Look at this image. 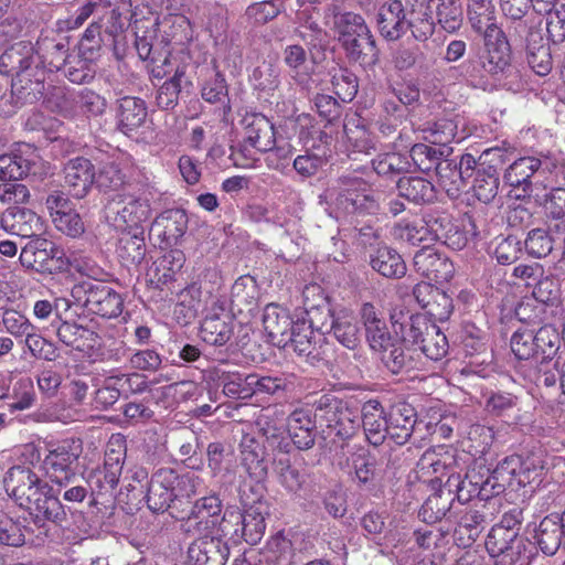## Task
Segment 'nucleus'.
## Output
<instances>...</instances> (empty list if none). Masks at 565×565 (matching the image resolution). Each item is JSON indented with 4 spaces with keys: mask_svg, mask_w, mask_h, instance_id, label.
I'll list each match as a JSON object with an SVG mask.
<instances>
[{
    "mask_svg": "<svg viewBox=\"0 0 565 565\" xmlns=\"http://www.w3.org/2000/svg\"><path fill=\"white\" fill-rule=\"evenodd\" d=\"M7 492L14 499L18 505L29 512L34 524L43 526L52 522L58 526L67 520L68 505H64L60 497L66 503H82L88 495V488L83 484L57 486L54 490L47 481L26 466L11 467L4 477Z\"/></svg>",
    "mask_w": 565,
    "mask_h": 565,
    "instance_id": "1",
    "label": "nucleus"
},
{
    "mask_svg": "<svg viewBox=\"0 0 565 565\" xmlns=\"http://www.w3.org/2000/svg\"><path fill=\"white\" fill-rule=\"evenodd\" d=\"M523 521V511L513 509L503 514L487 535L484 546L493 559V565H515L526 548V540L519 530Z\"/></svg>",
    "mask_w": 565,
    "mask_h": 565,
    "instance_id": "2",
    "label": "nucleus"
},
{
    "mask_svg": "<svg viewBox=\"0 0 565 565\" xmlns=\"http://www.w3.org/2000/svg\"><path fill=\"white\" fill-rule=\"evenodd\" d=\"M322 433L334 439L347 441L360 429V413L349 402L333 395H322L315 402Z\"/></svg>",
    "mask_w": 565,
    "mask_h": 565,
    "instance_id": "3",
    "label": "nucleus"
},
{
    "mask_svg": "<svg viewBox=\"0 0 565 565\" xmlns=\"http://www.w3.org/2000/svg\"><path fill=\"white\" fill-rule=\"evenodd\" d=\"M192 493L194 490L190 476L179 475L172 468H159L151 475L146 502L151 512L163 513L174 500Z\"/></svg>",
    "mask_w": 565,
    "mask_h": 565,
    "instance_id": "4",
    "label": "nucleus"
},
{
    "mask_svg": "<svg viewBox=\"0 0 565 565\" xmlns=\"http://www.w3.org/2000/svg\"><path fill=\"white\" fill-rule=\"evenodd\" d=\"M19 260L25 269L51 275L65 273L71 265L64 249L42 237V234L30 238L21 247Z\"/></svg>",
    "mask_w": 565,
    "mask_h": 565,
    "instance_id": "5",
    "label": "nucleus"
},
{
    "mask_svg": "<svg viewBox=\"0 0 565 565\" xmlns=\"http://www.w3.org/2000/svg\"><path fill=\"white\" fill-rule=\"evenodd\" d=\"M83 452L81 439L68 438L53 446L43 460L46 476L55 486H71L77 478L78 459Z\"/></svg>",
    "mask_w": 565,
    "mask_h": 565,
    "instance_id": "6",
    "label": "nucleus"
},
{
    "mask_svg": "<svg viewBox=\"0 0 565 565\" xmlns=\"http://www.w3.org/2000/svg\"><path fill=\"white\" fill-rule=\"evenodd\" d=\"M367 182L354 174H343L335 179L319 195V204L335 218L350 215L360 194L366 190Z\"/></svg>",
    "mask_w": 565,
    "mask_h": 565,
    "instance_id": "7",
    "label": "nucleus"
},
{
    "mask_svg": "<svg viewBox=\"0 0 565 565\" xmlns=\"http://www.w3.org/2000/svg\"><path fill=\"white\" fill-rule=\"evenodd\" d=\"M72 296L90 313L116 318L122 312L121 296L102 281H84L72 289Z\"/></svg>",
    "mask_w": 565,
    "mask_h": 565,
    "instance_id": "8",
    "label": "nucleus"
},
{
    "mask_svg": "<svg viewBox=\"0 0 565 565\" xmlns=\"http://www.w3.org/2000/svg\"><path fill=\"white\" fill-rule=\"evenodd\" d=\"M107 218L113 220L116 226L134 230H143L141 224L150 217V205L147 200L130 193H118L107 203Z\"/></svg>",
    "mask_w": 565,
    "mask_h": 565,
    "instance_id": "9",
    "label": "nucleus"
},
{
    "mask_svg": "<svg viewBox=\"0 0 565 565\" xmlns=\"http://www.w3.org/2000/svg\"><path fill=\"white\" fill-rule=\"evenodd\" d=\"M429 430V423L418 419L415 408L408 403H398L388 413L387 431L395 444L405 445L412 436L419 440L425 438V431Z\"/></svg>",
    "mask_w": 565,
    "mask_h": 565,
    "instance_id": "10",
    "label": "nucleus"
},
{
    "mask_svg": "<svg viewBox=\"0 0 565 565\" xmlns=\"http://www.w3.org/2000/svg\"><path fill=\"white\" fill-rule=\"evenodd\" d=\"M540 171H552L548 158L525 156L514 160L505 169L503 180L505 184L519 192L515 194L516 199H526L533 193L532 178Z\"/></svg>",
    "mask_w": 565,
    "mask_h": 565,
    "instance_id": "11",
    "label": "nucleus"
},
{
    "mask_svg": "<svg viewBox=\"0 0 565 565\" xmlns=\"http://www.w3.org/2000/svg\"><path fill=\"white\" fill-rule=\"evenodd\" d=\"M244 140L238 145V151L249 158V148L267 152L276 143L275 128L270 120L259 113L246 114L242 119Z\"/></svg>",
    "mask_w": 565,
    "mask_h": 565,
    "instance_id": "12",
    "label": "nucleus"
},
{
    "mask_svg": "<svg viewBox=\"0 0 565 565\" xmlns=\"http://www.w3.org/2000/svg\"><path fill=\"white\" fill-rule=\"evenodd\" d=\"M501 470L510 477V487H525L541 480L544 469L540 452L513 454L499 462Z\"/></svg>",
    "mask_w": 565,
    "mask_h": 565,
    "instance_id": "13",
    "label": "nucleus"
},
{
    "mask_svg": "<svg viewBox=\"0 0 565 565\" xmlns=\"http://www.w3.org/2000/svg\"><path fill=\"white\" fill-rule=\"evenodd\" d=\"M99 21L90 23L84 32L79 42V52L82 55L96 58L103 46H114L116 36L122 30L121 13L117 9L109 11L108 23L105 30L102 31L103 25Z\"/></svg>",
    "mask_w": 565,
    "mask_h": 565,
    "instance_id": "14",
    "label": "nucleus"
},
{
    "mask_svg": "<svg viewBox=\"0 0 565 565\" xmlns=\"http://www.w3.org/2000/svg\"><path fill=\"white\" fill-rule=\"evenodd\" d=\"M43 65L42 57L30 41L17 42L0 55V73L17 77Z\"/></svg>",
    "mask_w": 565,
    "mask_h": 565,
    "instance_id": "15",
    "label": "nucleus"
},
{
    "mask_svg": "<svg viewBox=\"0 0 565 565\" xmlns=\"http://www.w3.org/2000/svg\"><path fill=\"white\" fill-rule=\"evenodd\" d=\"M317 422L315 404L312 408H296L288 415L287 433L295 448L303 451L315 446L318 434Z\"/></svg>",
    "mask_w": 565,
    "mask_h": 565,
    "instance_id": "16",
    "label": "nucleus"
},
{
    "mask_svg": "<svg viewBox=\"0 0 565 565\" xmlns=\"http://www.w3.org/2000/svg\"><path fill=\"white\" fill-rule=\"evenodd\" d=\"M487 47L486 60L482 61V68L491 75L505 74L511 68V45L505 32L502 29H492L483 36Z\"/></svg>",
    "mask_w": 565,
    "mask_h": 565,
    "instance_id": "17",
    "label": "nucleus"
},
{
    "mask_svg": "<svg viewBox=\"0 0 565 565\" xmlns=\"http://www.w3.org/2000/svg\"><path fill=\"white\" fill-rule=\"evenodd\" d=\"M405 344L399 339L380 354L383 366L393 375H405L425 367L426 361L417 349Z\"/></svg>",
    "mask_w": 565,
    "mask_h": 565,
    "instance_id": "18",
    "label": "nucleus"
},
{
    "mask_svg": "<svg viewBox=\"0 0 565 565\" xmlns=\"http://www.w3.org/2000/svg\"><path fill=\"white\" fill-rule=\"evenodd\" d=\"M64 186L75 199L85 198L95 181V167L84 157L70 159L63 168Z\"/></svg>",
    "mask_w": 565,
    "mask_h": 565,
    "instance_id": "19",
    "label": "nucleus"
},
{
    "mask_svg": "<svg viewBox=\"0 0 565 565\" xmlns=\"http://www.w3.org/2000/svg\"><path fill=\"white\" fill-rule=\"evenodd\" d=\"M394 332L401 335L404 343L418 347L425 337L429 335L430 328L436 324L423 313H409L399 310L391 315Z\"/></svg>",
    "mask_w": 565,
    "mask_h": 565,
    "instance_id": "20",
    "label": "nucleus"
},
{
    "mask_svg": "<svg viewBox=\"0 0 565 565\" xmlns=\"http://www.w3.org/2000/svg\"><path fill=\"white\" fill-rule=\"evenodd\" d=\"M305 309L309 318L310 330H317L321 334L328 332L331 319L337 313L331 310L330 302L318 285L306 286L303 289Z\"/></svg>",
    "mask_w": 565,
    "mask_h": 565,
    "instance_id": "21",
    "label": "nucleus"
},
{
    "mask_svg": "<svg viewBox=\"0 0 565 565\" xmlns=\"http://www.w3.org/2000/svg\"><path fill=\"white\" fill-rule=\"evenodd\" d=\"M263 324L270 342L280 349H287V343L291 339L289 332L296 327V320L290 311L276 303H269L264 309Z\"/></svg>",
    "mask_w": 565,
    "mask_h": 565,
    "instance_id": "22",
    "label": "nucleus"
},
{
    "mask_svg": "<svg viewBox=\"0 0 565 565\" xmlns=\"http://www.w3.org/2000/svg\"><path fill=\"white\" fill-rule=\"evenodd\" d=\"M414 268L436 282L448 281L454 275L452 263L433 247H423L414 255Z\"/></svg>",
    "mask_w": 565,
    "mask_h": 565,
    "instance_id": "23",
    "label": "nucleus"
},
{
    "mask_svg": "<svg viewBox=\"0 0 565 565\" xmlns=\"http://www.w3.org/2000/svg\"><path fill=\"white\" fill-rule=\"evenodd\" d=\"M188 215L182 209H169L160 213L151 225V231L161 239L166 247L180 243L188 230Z\"/></svg>",
    "mask_w": 565,
    "mask_h": 565,
    "instance_id": "24",
    "label": "nucleus"
},
{
    "mask_svg": "<svg viewBox=\"0 0 565 565\" xmlns=\"http://www.w3.org/2000/svg\"><path fill=\"white\" fill-rule=\"evenodd\" d=\"M228 555L227 542L216 536L202 535L188 548V557L193 565H225Z\"/></svg>",
    "mask_w": 565,
    "mask_h": 565,
    "instance_id": "25",
    "label": "nucleus"
},
{
    "mask_svg": "<svg viewBox=\"0 0 565 565\" xmlns=\"http://www.w3.org/2000/svg\"><path fill=\"white\" fill-rule=\"evenodd\" d=\"M4 228L22 238L39 236L44 231V223L34 211L26 207L11 206L1 218Z\"/></svg>",
    "mask_w": 565,
    "mask_h": 565,
    "instance_id": "26",
    "label": "nucleus"
},
{
    "mask_svg": "<svg viewBox=\"0 0 565 565\" xmlns=\"http://www.w3.org/2000/svg\"><path fill=\"white\" fill-rule=\"evenodd\" d=\"M148 116L147 105L142 98L125 96L116 102V126L126 136L136 132Z\"/></svg>",
    "mask_w": 565,
    "mask_h": 565,
    "instance_id": "27",
    "label": "nucleus"
},
{
    "mask_svg": "<svg viewBox=\"0 0 565 565\" xmlns=\"http://www.w3.org/2000/svg\"><path fill=\"white\" fill-rule=\"evenodd\" d=\"M45 70L41 65L32 72L12 78L11 93L17 103L33 104L46 95Z\"/></svg>",
    "mask_w": 565,
    "mask_h": 565,
    "instance_id": "28",
    "label": "nucleus"
},
{
    "mask_svg": "<svg viewBox=\"0 0 565 565\" xmlns=\"http://www.w3.org/2000/svg\"><path fill=\"white\" fill-rule=\"evenodd\" d=\"M360 424L362 423L364 434L370 444L382 445L386 438L388 414L377 399L366 401L361 408Z\"/></svg>",
    "mask_w": 565,
    "mask_h": 565,
    "instance_id": "29",
    "label": "nucleus"
},
{
    "mask_svg": "<svg viewBox=\"0 0 565 565\" xmlns=\"http://www.w3.org/2000/svg\"><path fill=\"white\" fill-rule=\"evenodd\" d=\"M56 337L66 347L83 353H89L100 345L97 332L75 321L61 322Z\"/></svg>",
    "mask_w": 565,
    "mask_h": 565,
    "instance_id": "30",
    "label": "nucleus"
},
{
    "mask_svg": "<svg viewBox=\"0 0 565 565\" xmlns=\"http://www.w3.org/2000/svg\"><path fill=\"white\" fill-rule=\"evenodd\" d=\"M454 502V492L447 487V481H445L437 492L426 499L418 515L426 523H436L444 518L450 520L457 516L458 507Z\"/></svg>",
    "mask_w": 565,
    "mask_h": 565,
    "instance_id": "31",
    "label": "nucleus"
},
{
    "mask_svg": "<svg viewBox=\"0 0 565 565\" xmlns=\"http://www.w3.org/2000/svg\"><path fill=\"white\" fill-rule=\"evenodd\" d=\"M258 295L256 279L249 275L241 276L232 286L231 309L238 315L254 317L259 308Z\"/></svg>",
    "mask_w": 565,
    "mask_h": 565,
    "instance_id": "32",
    "label": "nucleus"
},
{
    "mask_svg": "<svg viewBox=\"0 0 565 565\" xmlns=\"http://www.w3.org/2000/svg\"><path fill=\"white\" fill-rule=\"evenodd\" d=\"M234 330L233 313L231 311L209 312L201 323L200 335L204 342L215 347L226 344Z\"/></svg>",
    "mask_w": 565,
    "mask_h": 565,
    "instance_id": "33",
    "label": "nucleus"
},
{
    "mask_svg": "<svg viewBox=\"0 0 565 565\" xmlns=\"http://www.w3.org/2000/svg\"><path fill=\"white\" fill-rule=\"evenodd\" d=\"M239 448L242 465L248 472L249 477L256 482L266 480L268 476V466L265 460L264 446L255 436L245 434L242 437Z\"/></svg>",
    "mask_w": 565,
    "mask_h": 565,
    "instance_id": "34",
    "label": "nucleus"
},
{
    "mask_svg": "<svg viewBox=\"0 0 565 565\" xmlns=\"http://www.w3.org/2000/svg\"><path fill=\"white\" fill-rule=\"evenodd\" d=\"M222 500L217 494L202 497L194 502L188 523L193 521L198 534L207 535V531L214 529L222 515Z\"/></svg>",
    "mask_w": 565,
    "mask_h": 565,
    "instance_id": "35",
    "label": "nucleus"
},
{
    "mask_svg": "<svg viewBox=\"0 0 565 565\" xmlns=\"http://www.w3.org/2000/svg\"><path fill=\"white\" fill-rule=\"evenodd\" d=\"M192 82L186 76L185 66H178L173 75L168 78L158 89L156 100L162 109H173L183 95H190Z\"/></svg>",
    "mask_w": 565,
    "mask_h": 565,
    "instance_id": "36",
    "label": "nucleus"
},
{
    "mask_svg": "<svg viewBox=\"0 0 565 565\" xmlns=\"http://www.w3.org/2000/svg\"><path fill=\"white\" fill-rule=\"evenodd\" d=\"M456 521L457 526L454 530V541L457 546L467 548L471 546L483 530L484 515L476 509H458Z\"/></svg>",
    "mask_w": 565,
    "mask_h": 565,
    "instance_id": "37",
    "label": "nucleus"
},
{
    "mask_svg": "<svg viewBox=\"0 0 565 565\" xmlns=\"http://www.w3.org/2000/svg\"><path fill=\"white\" fill-rule=\"evenodd\" d=\"M328 334H331L341 345L355 351L362 343V330L359 321L351 313L341 311L331 319Z\"/></svg>",
    "mask_w": 565,
    "mask_h": 565,
    "instance_id": "38",
    "label": "nucleus"
},
{
    "mask_svg": "<svg viewBox=\"0 0 565 565\" xmlns=\"http://www.w3.org/2000/svg\"><path fill=\"white\" fill-rule=\"evenodd\" d=\"M396 189L399 198L416 205L430 204L437 199L435 185L422 177H399Z\"/></svg>",
    "mask_w": 565,
    "mask_h": 565,
    "instance_id": "39",
    "label": "nucleus"
},
{
    "mask_svg": "<svg viewBox=\"0 0 565 565\" xmlns=\"http://www.w3.org/2000/svg\"><path fill=\"white\" fill-rule=\"evenodd\" d=\"M407 30L420 42L427 41L435 33L438 24L433 15L428 2L420 3L416 0H408Z\"/></svg>",
    "mask_w": 565,
    "mask_h": 565,
    "instance_id": "40",
    "label": "nucleus"
},
{
    "mask_svg": "<svg viewBox=\"0 0 565 565\" xmlns=\"http://www.w3.org/2000/svg\"><path fill=\"white\" fill-rule=\"evenodd\" d=\"M563 539L557 513L543 518L533 536L534 544L546 556H554L558 552Z\"/></svg>",
    "mask_w": 565,
    "mask_h": 565,
    "instance_id": "41",
    "label": "nucleus"
},
{
    "mask_svg": "<svg viewBox=\"0 0 565 565\" xmlns=\"http://www.w3.org/2000/svg\"><path fill=\"white\" fill-rule=\"evenodd\" d=\"M370 265L380 275L391 279H399L406 274V264L402 256L392 247H379L370 255Z\"/></svg>",
    "mask_w": 565,
    "mask_h": 565,
    "instance_id": "42",
    "label": "nucleus"
},
{
    "mask_svg": "<svg viewBox=\"0 0 565 565\" xmlns=\"http://www.w3.org/2000/svg\"><path fill=\"white\" fill-rule=\"evenodd\" d=\"M340 43L350 61L374 65L380 60V51L371 31L367 34L353 36Z\"/></svg>",
    "mask_w": 565,
    "mask_h": 565,
    "instance_id": "43",
    "label": "nucleus"
},
{
    "mask_svg": "<svg viewBox=\"0 0 565 565\" xmlns=\"http://www.w3.org/2000/svg\"><path fill=\"white\" fill-rule=\"evenodd\" d=\"M436 22L448 33L458 31L463 22L461 0H428Z\"/></svg>",
    "mask_w": 565,
    "mask_h": 565,
    "instance_id": "44",
    "label": "nucleus"
},
{
    "mask_svg": "<svg viewBox=\"0 0 565 565\" xmlns=\"http://www.w3.org/2000/svg\"><path fill=\"white\" fill-rule=\"evenodd\" d=\"M114 450L107 454L103 469L93 471L89 476V489L92 493L96 490L98 493L111 492L119 482L122 470L120 457H113Z\"/></svg>",
    "mask_w": 565,
    "mask_h": 565,
    "instance_id": "45",
    "label": "nucleus"
},
{
    "mask_svg": "<svg viewBox=\"0 0 565 565\" xmlns=\"http://www.w3.org/2000/svg\"><path fill=\"white\" fill-rule=\"evenodd\" d=\"M533 285L532 296L535 301V305H533L535 311L533 320L543 322L546 319L547 308L553 307L557 302L559 289L554 278L544 275L539 280H535Z\"/></svg>",
    "mask_w": 565,
    "mask_h": 565,
    "instance_id": "46",
    "label": "nucleus"
},
{
    "mask_svg": "<svg viewBox=\"0 0 565 565\" xmlns=\"http://www.w3.org/2000/svg\"><path fill=\"white\" fill-rule=\"evenodd\" d=\"M525 50L530 67L540 76L550 74L553 60L550 45L542 32H535L530 36V44L525 46Z\"/></svg>",
    "mask_w": 565,
    "mask_h": 565,
    "instance_id": "47",
    "label": "nucleus"
},
{
    "mask_svg": "<svg viewBox=\"0 0 565 565\" xmlns=\"http://www.w3.org/2000/svg\"><path fill=\"white\" fill-rule=\"evenodd\" d=\"M535 350L537 351V363L543 366L550 365L557 356L562 338L558 329L550 323L542 326L534 332Z\"/></svg>",
    "mask_w": 565,
    "mask_h": 565,
    "instance_id": "48",
    "label": "nucleus"
},
{
    "mask_svg": "<svg viewBox=\"0 0 565 565\" xmlns=\"http://www.w3.org/2000/svg\"><path fill=\"white\" fill-rule=\"evenodd\" d=\"M468 21L472 30L486 36L492 29H500L495 23V10L492 0H468Z\"/></svg>",
    "mask_w": 565,
    "mask_h": 565,
    "instance_id": "49",
    "label": "nucleus"
},
{
    "mask_svg": "<svg viewBox=\"0 0 565 565\" xmlns=\"http://www.w3.org/2000/svg\"><path fill=\"white\" fill-rule=\"evenodd\" d=\"M159 22L161 43L183 45L192 38L190 21L182 14H168Z\"/></svg>",
    "mask_w": 565,
    "mask_h": 565,
    "instance_id": "50",
    "label": "nucleus"
},
{
    "mask_svg": "<svg viewBox=\"0 0 565 565\" xmlns=\"http://www.w3.org/2000/svg\"><path fill=\"white\" fill-rule=\"evenodd\" d=\"M143 230H135L134 233L124 234L117 245V254L126 265H138L146 256Z\"/></svg>",
    "mask_w": 565,
    "mask_h": 565,
    "instance_id": "51",
    "label": "nucleus"
},
{
    "mask_svg": "<svg viewBox=\"0 0 565 565\" xmlns=\"http://www.w3.org/2000/svg\"><path fill=\"white\" fill-rule=\"evenodd\" d=\"M273 470L280 486L289 493H298L306 482L305 476L291 463L288 456H273Z\"/></svg>",
    "mask_w": 565,
    "mask_h": 565,
    "instance_id": "52",
    "label": "nucleus"
},
{
    "mask_svg": "<svg viewBox=\"0 0 565 565\" xmlns=\"http://www.w3.org/2000/svg\"><path fill=\"white\" fill-rule=\"evenodd\" d=\"M241 531V511L225 510L216 521L214 529L207 531V535L216 536L220 540L224 537L237 545L243 542Z\"/></svg>",
    "mask_w": 565,
    "mask_h": 565,
    "instance_id": "53",
    "label": "nucleus"
},
{
    "mask_svg": "<svg viewBox=\"0 0 565 565\" xmlns=\"http://www.w3.org/2000/svg\"><path fill=\"white\" fill-rule=\"evenodd\" d=\"M279 67L270 61H263L253 70L250 82L259 94L271 95L280 84Z\"/></svg>",
    "mask_w": 565,
    "mask_h": 565,
    "instance_id": "54",
    "label": "nucleus"
},
{
    "mask_svg": "<svg viewBox=\"0 0 565 565\" xmlns=\"http://www.w3.org/2000/svg\"><path fill=\"white\" fill-rule=\"evenodd\" d=\"M450 148H439L425 143H416L411 148L409 156L414 164L423 172L435 170L438 162L448 157Z\"/></svg>",
    "mask_w": 565,
    "mask_h": 565,
    "instance_id": "55",
    "label": "nucleus"
},
{
    "mask_svg": "<svg viewBox=\"0 0 565 565\" xmlns=\"http://www.w3.org/2000/svg\"><path fill=\"white\" fill-rule=\"evenodd\" d=\"M372 167L380 177L395 178L411 169L408 158L398 152L381 153L372 160Z\"/></svg>",
    "mask_w": 565,
    "mask_h": 565,
    "instance_id": "56",
    "label": "nucleus"
},
{
    "mask_svg": "<svg viewBox=\"0 0 565 565\" xmlns=\"http://www.w3.org/2000/svg\"><path fill=\"white\" fill-rule=\"evenodd\" d=\"M313 331L307 326V322L301 319H296L295 329L289 332L290 340L287 343V349H291L299 356H306L311 360H316L318 353H316V345L312 342Z\"/></svg>",
    "mask_w": 565,
    "mask_h": 565,
    "instance_id": "57",
    "label": "nucleus"
},
{
    "mask_svg": "<svg viewBox=\"0 0 565 565\" xmlns=\"http://www.w3.org/2000/svg\"><path fill=\"white\" fill-rule=\"evenodd\" d=\"M472 189L476 198L482 203H490L498 194L499 174L492 166L478 169Z\"/></svg>",
    "mask_w": 565,
    "mask_h": 565,
    "instance_id": "58",
    "label": "nucleus"
},
{
    "mask_svg": "<svg viewBox=\"0 0 565 565\" xmlns=\"http://www.w3.org/2000/svg\"><path fill=\"white\" fill-rule=\"evenodd\" d=\"M477 235L476 220L473 215L466 213L460 224L454 222L451 231L447 232L440 242L455 250H460L467 245L470 236Z\"/></svg>",
    "mask_w": 565,
    "mask_h": 565,
    "instance_id": "59",
    "label": "nucleus"
},
{
    "mask_svg": "<svg viewBox=\"0 0 565 565\" xmlns=\"http://www.w3.org/2000/svg\"><path fill=\"white\" fill-rule=\"evenodd\" d=\"M253 381V374L245 375L238 372L224 373L220 376V384L222 385L223 393L235 399H246L254 395Z\"/></svg>",
    "mask_w": 565,
    "mask_h": 565,
    "instance_id": "60",
    "label": "nucleus"
},
{
    "mask_svg": "<svg viewBox=\"0 0 565 565\" xmlns=\"http://www.w3.org/2000/svg\"><path fill=\"white\" fill-rule=\"evenodd\" d=\"M533 337V330L520 328L510 339V348L514 356L520 361H527L531 366L537 363V351Z\"/></svg>",
    "mask_w": 565,
    "mask_h": 565,
    "instance_id": "61",
    "label": "nucleus"
},
{
    "mask_svg": "<svg viewBox=\"0 0 565 565\" xmlns=\"http://www.w3.org/2000/svg\"><path fill=\"white\" fill-rule=\"evenodd\" d=\"M524 249L533 258H545L553 249L555 239L551 231L543 227H535L527 232L524 239Z\"/></svg>",
    "mask_w": 565,
    "mask_h": 565,
    "instance_id": "62",
    "label": "nucleus"
},
{
    "mask_svg": "<svg viewBox=\"0 0 565 565\" xmlns=\"http://www.w3.org/2000/svg\"><path fill=\"white\" fill-rule=\"evenodd\" d=\"M265 529V518L260 512L254 508L245 510L244 513L241 512V534L243 536V541L247 544H257L262 540Z\"/></svg>",
    "mask_w": 565,
    "mask_h": 565,
    "instance_id": "63",
    "label": "nucleus"
},
{
    "mask_svg": "<svg viewBox=\"0 0 565 565\" xmlns=\"http://www.w3.org/2000/svg\"><path fill=\"white\" fill-rule=\"evenodd\" d=\"M33 164L29 159L19 154H2L0 156V180L18 181L31 172Z\"/></svg>",
    "mask_w": 565,
    "mask_h": 565,
    "instance_id": "64",
    "label": "nucleus"
}]
</instances>
